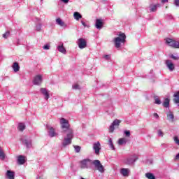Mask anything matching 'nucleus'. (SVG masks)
Here are the masks:
<instances>
[{
	"label": "nucleus",
	"instance_id": "34",
	"mask_svg": "<svg viewBox=\"0 0 179 179\" xmlns=\"http://www.w3.org/2000/svg\"><path fill=\"white\" fill-rule=\"evenodd\" d=\"M75 151L76 153H79V152H80V146L79 145H74L73 146Z\"/></svg>",
	"mask_w": 179,
	"mask_h": 179
},
{
	"label": "nucleus",
	"instance_id": "43",
	"mask_svg": "<svg viewBox=\"0 0 179 179\" xmlns=\"http://www.w3.org/2000/svg\"><path fill=\"white\" fill-rule=\"evenodd\" d=\"M103 58L106 59V61H108V59H110V55H106L103 56Z\"/></svg>",
	"mask_w": 179,
	"mask_h": 179
},
{
	"label": "nucleus",
	"instance_id": "29",
	"mask_svg": "<svg viewBox=\"0 0 179 179\" xmlns=\"http://www.w3.org/2000/svg\"><path fill=\"white\" fill-rule=\"evenodd\" d=\"M73 16H74V19H76V20H79V19H82V15H80V13H79V12H75L73 13Z\"/></svg>",
	"mask_w": 179,
	"mask_h": 179
},
{
	"label": "nucleus",
	"instance_id": "42",
	"mask_svg": "<svg viewBox=\"0 0 179 179\" xmlns=\"http://www.w3.org/2000/svg\"><path fill=\"white\" fill-rule=\"evenodd\" d=\"M43 50H50V45L49 44H46L43 47Z\"/></svg>",
	"mask_w": 179,
	"mask_h": 179
},
{
	"label": "nucleus",
	"instance_id": "17",
	"mask_svg": "<svg viewBox=\"0 0 179 179\" xmlns=\"http://www.w3.org/2000/svg\"><path fill=\"white\" fill-rule=\"evenodd\" d=\"M56 24L60 26V27H67L66 24L61 18L56 19Z\"/></svg>",
	"mask_w": 179,
	"mask_h": 179
},
{
	"label": "nucleus",
	"instance_id": "48",
	"mask_svg": "<svg viewBox=\"0 0 179 179\" xmlns=\"http://www.w3.org/2000/svg\"><path fill=\"white\" fill-rule=\"evenodd\" d=\"M175 159L176 160H178L179 159V152L176 155Z\"/></svg>",
	"mask_w": 179,
	"mask_h": 179
},
{
	"label": "nucleus",
	"instance_id": "9",
	"mask_svg": "<svg viewBox=\"0 0 179 179\" xmlns=\"http://www.w3.org/2000/svg\"><path fill=\"white\" fill-rule=\"evenodd\" d=\"M120 124H121V120H117V119L115 120L109 127V131L114 132V129H115V127H119Z\"/></svg>",
	"mask_w": 179,
	"mask_h": 179
},
{
	"label": "nucleus",
	"instance_id": "28",
	"mask_svg": "<svg viewBox=\"0 0 179 179\" xmlns=\"http://www.w3.org/2000/svg\"><path fill=\"white\" fill-rule=\"evenodd\" d=\"M18 129L19 131H21V132L24 131V129H26V125L24 124V123H19Z\"/></svg>",
	"mask_w": 179,
	"mask_h": 179
},
{
	"label": "nucleus",
	"instance_id": "5",
	"mask_svg": "<svg viewBox=\"0 0 179 179\" xmlns=\"http://www.w3.org/2000/svg\"><path fill=\"white\" fill-rule=\"evenodd\" d=\"M81 169H90L92 164H93V161L90 159H85L80 162Z\"/></svg>",
	"mask_w": 179,
	"mask_h": 179
},
{
	"label": "nucleus",
	"instance_id": "25",
	"mask_svg": "<svg viewBox=\"0 0 179 179\" xmlns=\"http://www.w3.org/2000/svg\"><path fill=\"white\" fill-rule=\"evenodd\" d=\"M173 97L174 103H176V104H178L179 106V92H176V94H174Z\"/></svg>",
	"mask_w": 179,
	"mask_h": 179
},
{
	"label": "nucleus",
	"instance_id": "13",
	"mask_svg": "<svg viewBox=\"0 0 179 179\" xmlns=\"http://www.w3.org/2000/svg\"><path fill=\"white\" fill-rule=\"evenodd\" d=\"M129 173H131V170L127 168H122L120 169V173L123 177H128L129 176Z\"/></svg>",
	"mask_w": 179,
	"mask_h": 179
},
{
	"label": "nucleus",
	"instance_id": "8",
	"mask_svg": "<svg viewBox=\"0 0 179 179\" xmlns=\"http://www.w3.org/2000/svg\"><path fill=\"white\" fill-rule=\"evenodd\" d=\"M43 83V76L37 75L34 78L33 84L36 86H40Z\"/></svg>",
	"mask_w": 179,
	"mask_h": 179
},
{
	"label": "nucleus",
	"instance_id": "35",
	"mask_svg": "<svg viewBox=\"0 0 179 179\" xmlns=\"http://www.w3.org/2000/svg\"><path fill=\"white\" fill-rule=\"evenodd\" d=\"M73 89L74 90H79L80 89V86H79V85L78 84H74L73 86H72Z\"/></svg>",
	"mask_w": 179,
	"mask_h": 179
},
{
	"label": "nucleus",
	"instance_id": "22",
	"mask_svg": "<svg viewBox=\"0 0 179 179\" xmlns=\"http://www.w3.org/2000/svg\"><path fill=\"white\" fill-rule=\"evenodd\" d=\"M165 41H166L167 45H169V47H173L174 42H175V41L173 39L169 38H166Z\"/></svg>",
	"mask_w": 179,
	"mask_h": 179
},
{
	"label": "nucleus",
	"instance_id": "16",
	"mask_svg": "<svg viewBox=\"0 0 179 179\" xmlns=\"http://www.w3.org/2000/svg\"><path fill=\"white\" fill-rule=\"evenodd\" d=\"M160 8V3L150 4V12H156L157 8Z\"/></svg>",
	"mask_w": 179,
	"mask_h": 179
},
{
	"label": "nucleus",
	"instance_id": "39",
	"mask_svg": "<svg viewBox=\"0 0 179 179\" xmlns=\"http://www.w3.org/2000/svg\"><path fill=\"white\" fill-rule=\"evenodd\" d=\"M36 31H41V24H38L36 26Z\"/></svg>",
	"mask_w": 179,
	"mask_h": 179
},
{
	"label": "nucleus",
	"instance_id": "44",
	"mask_svg": "<svg viewBox=\"0 0 179 179\" xmlns=\"http://www.w3.org/2000/svg\"><path fill=\"white\" fill-rule=\"evenodd\" d=\"M81 24H83V26H84L85 27H89V26L87 24H86V22H85L83 20H81Z\"/></svg>",
	"mask_w": 179,
	"mask_h": 179
},
{
	"label": "nucleus",
	"instance_id": "40",
	"mask_svg": "<svg viewBox=\"0 0 179 179\" xmlns=\"http://www.w3.org/2000/svg\"><path fill=\"white\" fill-rule=\"evenodd\" d=\"M173 141L175 142V143H176V145H178L179 146V139L178 136H175L173 138Z\"/></svg>",
	"mask_w": 179,
	"mask_h": 179
},
{
	"label": "nucleus",
	"instance_id": "11",
	"mask_svg": "<svg viewBox=\"0 0 179 179\" xmlns=\"http://www.w3.org/2000/svg\"><path fill=\"white\" fill-rule=\"evenodd\" d=\"M46 128L48 129V134L50 138H54V136H57V133H55V129L48 125L46 126Z\"/></svg>",
	"mask_w": 179,
	"mask_h": 179
},
{
	"label": "nucleus",
	"instance_id": "33",
	"mask_svg": "<svg viewBox=\"0 0 179 179\" xmlns=\"http://www.w3.org/2000/svg\"><path fill=\"white\" fill-rule=\"evenodd\" d=\"M172 48H179V42L175 41V42H173Z\"/></svg>",
	"mask_w": 179,
	"mask_h": 179
},
{
	"label": "nucleus",
	"instance_id": "30",
	"mask_svg": "<svg viewBox=\"0 0 179 179\" xmlns=\"http://www.w3.org/2000/svg\"><path fill=\"white\" fill-rule=\"evenodd\" d=\"M154 100H155V104H157L158 106H160V104H162V101L160 100L159 96H154Z\"/></svg>",
	"mask_w": 179,
	"mask_h": 179
},
{
	"label": "nucleus",
	"instance_id": "3",
	"mask_svg": "<svg viewBox=\"0 0 179 179\" xmlns=\"http://www.w3.org/2000/svg\"><path fill=\"white\" fill-rule=\"evenodd\" d=\"M92 164L94 166L95 170H97L101 174H103L104 171H106V169H104V166L101 164L100 160L95 159L92 161Z\"/></svg>",
	"mask_w": 179,
	"mask_h": 179
},
{
	"label": "nucleus",
	"instance_id": "45",
	"mask_svg": "<svg viewBox=\"0 0 179 179\" xmlns=\"http://www.w3.org/2000/svg\"><path fill=\"white\" fill-rule=\"evenodd\" d=\"M174 5L176 6H179V0H175L174 1Z\"/></svg>",
	"mask_w": 179,
	"mask_h": 179
},
{
	"label": "nucleus",
	"instance_id": "21",
	"mask_svg": "<svg viewBox=\"0 0 179 179\" xmlns=\"http://www.w3.org/2000/svg\"><path fill=\"white\" fill-rule=\"evenodd\" d=\"M13 69L14 72H19V71L20 70V66H19V63L14 62L13 64Z\"/></svg>",
	"mask_w": 179,
	"mask_h": 179
},
{
	"label": "nucleus",
	"instance_id": "12",
	"mask_svg": "<svg viewBox=\"0 0 179 179\" xmlns=\"http://www.w3.org/2000/svg\"><path fill=\"white\" fill-rule=\"evenodd\" d=\"M166 65L167 66V68L169 69V71L171 72H173V71H174L175 69V66H174V64H173V62H171V60H166Z\"/></svg>",
	"mask_w": 179,
	"mask_h": 179
},
{
	"label": "nucleus",
	"instance_id": "46",
	"mask_svg": "<svg viewBox=\"0 0 179 179\" xmlns=\"http://www.w3.org/2000/svg\"><path fill=\"white\" fill-rule=\"evenodd\" d=\"M153 116L155 117V118H156L157 120L159 119V115L157 113H154Z\"/></svg>",
	"mask_w": 179,
	"mask_h": 179
},
{
	"label": "nucleus",
	"instance_id": "7",
	"mask_svg": "<svg viewBox=\"0 0 179 179\" xmlns=\"http://www.w3.org/2000/svg\"><path fill=\"white\" fill-rule=\"evenodd\" d=\"M21 141L27 149H30V148H31V138L27 136H24L21 138Z\"/></svg>",
	"mask_w": 179,
	"mask_h": 179
},
{
	"label": "nucleus",
	"instance_id": "32",
	"mask_svg": "<svg viewBox=\"0 0 179 179\" xmlns=\"http://www.w3.org/2000/svg\"><path fill=\"white\" fill-rule=\"evenodd\" d=\"M108 145H109L110 149H112V150H115V147H114V143H113V139L109 138Z\"/></svg>",
	"mask_w": 179,
	"mask_h": 179
},
{
	"label": "nucleus",
	"instance_id": "15",
	"mask_svg": "<svg viewBox=\"0 0 179 179\" xmlns=\"http://www.w3.org/2000/svg\"><path fill=\"white\" fill-rule=\"evenodd\" d=\"M6 177L8 179H15V171L8 170L6 173Z\"/></svg>",
	"mask_w": 179,
	"mask_h": 179
},
{
	"label": "nucleus",
	"instance_id": "6",
	"mask_svg": "<svg viewBox=\"0 0 179 179\" xmlns=\"http://www.w3.org/2000/svg\"><path fill=\"white\" fill-rule=\"evenodd\" d=\"M76 43L80 50H83V48H86L87 47V42L86 41V39L83 38L78 39Z\"/></svg>",
	"mask_w": 179,
	"mask_h": 179
},
{
	"label": "nucleus",
	"instance_id": "50",
	"mask_svg": "<svg viewBox=\"0 0 179 179\" xmlns=\"http://www.w3.org/2000/svg\"><path fill=\"white\" fill-rule=\"evenodd\" d=\"M41 1H43V0H41Z\"/></svg>",
	"mask_w": 179,
	"mask_h": 179
},
{
	"label": "nucleus",
	"instance_id": "27",
	"mask_svg": "<svg viewBox=\"0 0 179 179\" xmlns=\"http://www.w3.org/2000/svg\"><path fill=\"white\" fill-rule=\"evenodd\" d=\"M167 120H169V121H174V115L172 112H169L167 113Z\"/></svg>",
	"mask_w": 179,
	"mask_h": 179
},
{
	"label": "nucleus",
	"instance_id": "4",
	"mask_svg": "<svg viewBox=\"0 0 179 179\" xmlns=\"http://www.w3.org/2000/svg\"><path fill=\"white\" fill-rule=\"evenodd\" d=\"M138 160V155L136 154H133L129 155L125 160L124 164H127L128 166H134L135 162Z\"/></svg>",
	"mask_w": 179,
	"mask_h": 179
},
{
	"label": "nucleus",
	"instance_id": "38",
	"mask_svg": "<svg viewBox=\"0 0 179 179\" xmlns=\"http://www.w3.org/2000/svg\"><path fill=\"white\" fill-rule=\"evenodd\" d=\"M124 134L125 136H127V138H129V136H131V131H129L128 130H125L124 131Z\"/></svg>",
	"mask_w": 179,
	"mask_h": 179
},
{
	"label": "nucleus",
	"instance_id": "19",
	"mask_svg": "<svg viewBox=\"0 0 179 179\" xmlns=\"http://www.w3.org/2000/svg\"><path fill=\"white\" fill-rule=\"evenodd\" d=\"M57 49L59 52H62V54H66V49L64 48V43L59 45L57 46Z\"/></svg>",
	"mask_w": 179,
	"mask_h": 179
},
{
	"label": "nucleus",
	"instance_id": "18",
	"mask_svg": "<svg viewBox=\"0 0 179 179\" xmlns=\"http://www.w3.org/2000/svg\"><path fill=\"white\" fill-rule=\"evenodd\" d=\"M95 27L98 29V30H100L103 27V21L100 19H96Z\"/></svg>",
	"mask_w": 179,
	"mask_h": 179
},
{
	"label": "nucleus",
	"instance_id": "41",
	"mask_svg": "<svg viewBox=\"0 0 179 179\" xmlns=\"http://www.w3.org/2000/svg\"><path fill=\"white\" fill-rule=\"evenodd\" d=\"M158 136H161V138H163V131H162V129H158L157 131Z\"/></svg>",
	"mask_w": 179,
	"mask_h": 179
},
{
	"label": "nucleus",
	"instance_id": "24",
	"mask_svg": "<svg viewBox=\"0 0 179 179\" xmlns=\"http://www.w3.org/2000/svg\"><path fill=\"white\" fill-rule=\"evenodd\" d=\"M162 106L165 107V108H169L170 107V99H169V98L165 99Z\"/></svg>",
	"mask_w": 179,
	"mask_h": 179
},
{
	"label": "nucleus",
	"instance_id": "31",
	"mask_svg": "<svg viewBox=\"0 0 179 179\" xmlns=\"http://www.w3.org/2000/svg\"><path fill=\"white\" fill-rule=\"evenodd\" d=\"M145 177L148 179H156V176H155L152 173H145Z\"/></svg>",
	"mask_w": 179,
	"mask_h": 179
},
{
	"label": "nucleus",
	"instance_id": "20",
	"mask_svg": "<svg viewBox=\"0 0 179 179\" xmlns=\"http://www.w3.org/2000/svg\"><path fill=\"white\" fill-rule=\"evenodd\" d=\"M127 142H128V139L127 138H121L118 140V145L122 146V145H127Z\"/></svg>",
	"mask_w": 179,
	"mask_h": 179
},
{
	"label": "nucleus",
	"instance_id": "1",
	"mask_svg": "<svg viewBox=\"0 0 179 179\" xmlns=\"http://www.w3.org/2000/svg\"><path fill=\"white\" fill-rule=\"evenodd\" d=\"M60 124L62 132H67L66 137L64 138L62 142L63 148H66L68 145L72 143V139H73V130L69 127V122L64 117L60 118Z\"/></svg>",
	"mask_w": 179,
	"mask_h": 179
},
{
	"label": "nucleus",
	"instance_id": "36",
	"mask_svg": "<svg viewBox=\"0 0 179 179\" xmlns=\"http://www.w3.org/2000/svg\"><path fill=\"white\" fill-rule=\"evenodd\" d=\"M10 34V32L9 31H7L5 34H3V38H8Z\"/></svg>",
	"mask_w": 179,
	"mask_h": 179
},
{
	"label": "nucleus",
	"instance_id": "49",
	"mask_svg": "<svg viewBox=\"0 0 179 179\" xmlns=\"http://www.w3.org/2000/svg\"><path fill=\"white\" fill-rule=\"evenodd\" d=\"M162 3H166V2H169V0H161Z\"/></svg>",
	"mask_w": 179,
	"mask_h": 179
},
{
	"label": "nucleus",
	"instance_id": "2",
	"mask_svg": "<svg viewBox=\"0 0 179 179\" xmlns=\"http://www.w3.org/2000/svg\"><path fill=\"white\" fill-rule=\"evenodd\" d=\"M117 36V37L113 38V43L115 48H117V50H120V48H121V45H124L127 41V35H125V33L120 31L118 33Z\"/></svg>",
	"mask_w": 179,
	"mask_h": 179
},
{
	"label": "nucleus",
	"instance_id": "47",
	"mask_svg": "<svg viewBox=\"0 0 179 179\" xmlns=\"http://www.w3.org/2000/svg\"><path fill=\"white\" fill-rule=\"evenodd\" d=\"M61 1L64 3H68V2H69V0H61Z\"/></svg>",
	"mask_w": 179,
	"mask_h": 179
},
{
	"label": "nucleus",
	"instance_id": "14",
	"mask_svg": "<svg viewBox=\"0 0 179 179\" xmlns=\"http://www.w3.org/2000/svg\"><path fill=\"white\" fill-rule=\"evenodd\" d=\"M41 93L43 94L45 100H48L50 99V94L48 93V91H47V89L41 88Z\"/></svg>",
	"mask_w": 179,
	"mask_h": 179
},
{
	"label": "nucleus",
	"instance_id": "10",
	"mask_svg": "<svg viewBox=\"0 0 179 179\" xmlns=\"http://www.w3.org/2000/svg\"><path fill=\"white\" fill-rule=\"evenodd\" d=\"M101 150V144L99 141L94 143L93 144V150H94L95 155H99L100 150Z\"/></svg>",
	"mask_w": 179,
	"mask_h": 179
},
{
	"label": "nucleus",
	"instance_id": "26",
	"mask_svg": "<svg viewBox=\"0 0 179 179\" xmlns=\"http://www.w3.org/2000/svg\"><path fill=\"white\" fill-rule=\"evenodd\" d=\"M0 159L1 160H5V159H6V154H5V152H3V150H2L1 147H0Z\"/></svg>",
	"mask_w": 179,
	"mask_h": 179
},
{
	"label": "nucleus",
	"instance_id": "23",
	"mask_svg": "<svg viewBox=\"0 0 179 179\" xmlns=\"http://www.w3.org/2000/svg\"><path fill=\"white\" fill-rule=\"evenodd\" d=\"M17 162L20 164H24V163H26V160L24 159V157L23 155L18 156Z\"/></svg>",
	"mask_w": 179,
	"mask_h": 179
},
{
	"label": "nucleus",
	"instance_id": "37",
	"mask_svg": "<svg viewBox=\"0 0 179 179\" xmlns=\"http://www.w3.org/2000/svg\"><path fill=\"white\" fill-rule=\"evenodd\" d=\"M170 58H172V59H174L175 61H178V59H179V57H178V55H171V56H170Z\"/></svg>",
	"mask_w": 179,
	"mask_h": 179
}]
</instances>
